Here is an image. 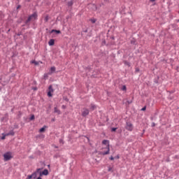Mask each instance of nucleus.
I'll list each match as a JSON object with an SVG mask.
<instances>
[{
    "label": "nucleus",
    "instance_id": "1",
    "mask_svg": "<svg viewBox=\"0 0 179 179\" xmlns=\"http://www.w3.org/2000/svg\"><path fill=\"white\" fill-rule=\"evenodd\" d=\"M37 14L36 13H34V14L31 15L27 20L25 22L26 24H27V23H29V22H31V20H36V19H37Z\"/></svg>",
    "mask_w": 179,
    "mask_h": 179
},
{
    "label": "nucleus",
    "instance_id": "2",
    "mask_svg": "<svg viewBox=\"0 0 179 179\" xmlns=\"http://www.w3.org/2000/svg\"><path fill=\"white\" fill-rule=\"evenodd\" d=\"M127 131H134V125L132 124V123H131L130 122H126V127H125Z\"/></svg>",
    "mask_w": 179,
    "mask_h": 179
},
{
    "label": "nucleus",
    "instance_id": "3",
    "mask_svg": "<svg viewBox=\"0 0 179 179\" xmlns=\"http://www.w3.org/2000/svg\"><path fill=\"white\" fill-rule=\"evenodd\" d=\"M3 157H4L5 162H8V160H10V159H12V152H6L3 155Z\"/></svg>",
    "mask_w": 179,
    "mask_h": 179
},
{
    "label": "nucleus",
    "instance_id": "4",
    "mask_svg": "<svg viewBox=\"0 0 179 179\" xmlns=\"http://www.w3.org/2000/svg\"><path fill=\"white\" fill-rule=\"evenodd\" d=\"M37 173H38L40 177H41L42 176H48V169H45L43 171L41 172V169H38Z\"/></svg>",
    "mask_w": 179,
    "mask_h": 179
},
{
    "label": "nucleus",
    "instance_id": "5",
    "mask_svg": "<svg viewBox=\"0 0 179 179\" xmlns=\"http://www.w3.org/2000/svg\"><path fill=\"white\" fill-rule=\"evenodd\" d=\"M52 93H54V89H52V85H50L48 92V97H52Z\"/></svg>",
    "mask_w": 179,
    "mask_h": 179
},
{
    "label": "nucleus",
    "instance_id": "6",
    "mask_svg": "<svg viewBox=\"0 0 179 179\" xmlns=\"http://www.w3.org/2000/svg\"><path fill=\"white\" fill-rule=\"evenodd\" d=\"M82 115L83 117H86L87 115H89V109L84 108L82 111Z\"/></svg>",
    "mask_w": 179,
    "mask_h": 179
},
{
    "label": "nucleus",
    "instance_id": "7",
    "mask_svg": "<svg viewBox=\"0 0 179 179\" xmlns=\"http://www.w3.org/2000/svg\"><path fill=\"white\" fill-rule=\"evenodd\" d=\"M55 66H52L51 68H50V71H49V73H48V75H52V73H54V72H55Z\"/></svg>",
    "mask_w": 179,
    "mask_h": 179
},
{
    "label": "nucleus",
    "instance_id": "8",
    "mask_svg": "<svg viewBox=\"0 0 179 179\" xmlns=\"http://www.w3.org/2000/svg\"><path fill=\"white\" fill-rule=\"evenodd\" d=\"M90 8H91L92 10H97V6H96V4H90Z\"/></svg>",
    "mask_w": 179,
    "mask_h": 179
},
{
    "label": "nucleus",
    "instance_id": "9",
    "mask_svg": "<svg viewBox=\"0 0 179 179\" xmlns=\"http://www.w3.org/2000/svg\"><path fill=\"white\" fill-rule=\"evenodd\" d=\"M109 153H110V145H108V146H107V151L103 152V155H109Z\"/></svg>",
    "mask_w": 179,
    "mask_h": 179
},
{
    "label": "nucleus",
    "instance_id": "10",
    "mask_svg": "<svg viewBox=\"0 0 179 179\" xmlns=\"http://www.w3.org/2000/svg\"><path fill=\"white\" fill-rule=\"evenodd\" d=\"M37 174H38V172H37V169H36V171L33 173L31 176L32 178H37Z\"/></svg>",
    "mask_w": 179,
    "mask_h": 179
},
{
    "label": "nucleus",
    "instance_id": "11",
    "mask_svg": "<svg viewBox=\"0 0 179 179\" xmlns=\"http://www.w3.org/2000/svg\"><path fill=\"white\" fill-rule=\"evenodd\" d=\"M55 41L54 39H50L48 42V45L50 46L54 45Z\"/></svg>",
    "mask_w": 179,
    "mask_h": 179
},
{
    "label": "nucleus",
    "instance_id": "12",
    "mask_svg": "<svg viewBox=\"0 0 179 179\" xmlns=\"http://www.w3.org/2000/svg\"><path fill=\"white\" fill-rule=\"evenodd\" d=\"M96 105H94V104H91V106H90V110H91V111H93L94 110H96Z\"/></svg>",
    "mask_w": 179,
    "mask_h": 179
},
{
    "label": "nucleus",
    "instance_id": "13",
    "mask_svg": "<svg viewBox=\"0 0 179 179\" xmlns=\"http://www.w3.org/2000/svg\"><path fill=\"white\" fill-rule=\"evenodd\" d=\"M45 128H47L46 126H44L43 127L39 129V132H44L45 131Z\"/></svg>",
    "mask_w": 179,
    "mask_h": 179
},
{
    "label": "nucleus",
    "instance_id": "14",
    "mask_svg": "<svg viewBox=\"0 0 179 179\" xmlns=\"http://www.w3.org/2000/svg\"><path fill=\"white\" fill-rule=\"evenodd\" d=\"M55 113L57 114H61V111H59V110H58L57 108H55Z\"/></svg>",
    "mask_w": 179,
    "mask_h": 179
},
{
    "label": "nucleus",
    "instance_id": "15",
    "mask_svg": "<svg viewBox=\"0 0 179 179\" xmlns=\"http://www.w3.org/2000/svg\"><path fill=\"white\" fill-rule=\"evenodd\" d=\"M54 32L57 33V34H59V33H61V31L55 30V29L52 30V33H54Z\"/></svg>",
    "mask_w": 179,
    "mask_h": 179
},
{
    "label": "nucleus",
    "instance_id": "16",
    "mask_svg": "<svg viewBox=\"0 0 179 179\" xmlns=\"http://www.w3.org/2000/svg\"><path fill=\"white\" fill-rule=\"evenodd\" d=\"M48 20H50V17H48V15H47L45 18H44V21L45 22H48Z\"/></svg>",
    "mask_w": 179,
    "mask_h": 179
},
{
    "label": "nucleus",
    "instance_id": "17",
    "mask_svg": "<svg viewBox=\"0 0 179 179\" xmlns=\"http://www.w3.org/2000/svg\"><path fill=\"white\" fill-rule=\"evenodd\" d=\"M102 143H103V145H107V143H108V141H107V140H103V141H102Z\"/></svg>",
    "mask_w": 179,
    "mask_h": 179
},
{
    "label": "nucleus",
    "instance_id": "18",
    "mask_svg": "<svg viewBox=\"0 0 179 179\" xmlns=\"http://www.w3.org/2000/svg\"><path fill=\"white\" fill-rule=\"evenodd\" d=\"M72 5H73V2H72V1L68 2V6H72Z\"/></svg>",
    "mask_w": 179,
    "mask_h": 179
},
{
    "label": "nucleus",
    "instance_id": "19",
    "mask_svg": "<svg viewBox=\"0 0 179 179\" xmlns=\"http://www.w3.org/2000/svg\"><path fill=\"white\" fill-rule=\"evenodd\" d=\"M8 135H11L12 136H13V135H15V132L13 131H10Z\"/></svg>",
    "mask_w": 179,
    "mask_h": 179
},
{
    "label": "nucleus",
    "instance_id": "20",
    "mask_svg": "<svg viewBox=\"0 0 179 179\" xmlns=\"http://www.w3.org/2000/svg\"><path fill=\"white\" fill-rule=\"evenodd\" d=\"M3 136H1V139L2 141H3L5 139V138H6V135H5L4 133L2 134Z\"/></svg>",
    "mask_w": 179,
    "mask_h": 179
},
{
    "label": "nucleus",
    "instance_id": "21",
    "mask_svg": "<svg viewBox=\"0 0 179 179\" xmlns=\"http://www.w3.org/2000/svg\"><path fill=\"white\" fill-rule=\"evenodd\" d=\"M122 90H123V91L127 90V87H126L125 85H123V86L122 87Z\"/></svg>",
    "mask_w": 179,
    "mask_h": 179
},
{
    "label": "nucleus",
    "instance_id": "22",
    "mask_svg": "<svg viewBox=\"0 0 179 179\" xmlns=\"http://www.w3.org/2000/svg\"><path fill=\"white\" fill-rule=\"evenodd\" d=\"M31 64H35V65H38V63L37 62L34 61V60H33L31 62Z\"/></svg>",
    "mask_w": 179,
    "mask_h": 179
},
{
    "label": "nucleus",
    "instance_id": "23",
    "mask_svg": "<svg viewBox=\"0 0 179 179\" xmlns=\"http://www.w3.org/2000/svg\"><path fill=\"white\" fill-rule=\"evenodd\" d=\"M33 120H34V115H32L30 117L31 121H33Z\"/></svg>",
    "mask_w": 179,
    "mask_h": 179
},
{
    "label": "nucleus",
    "instance_id": "24",
    "mask_svg": "<svg viewBox=\"0 0 179 179\" xmlns=\"http://www.w3.org/2000/svg\"><path fill=\"white\" fill-rule=\"evenodd\" d=\"M91 22H92V23H96V20L95 19H92V20H91Z\"/></svg>",
    "mask_w": 179,
    "mask_h": 179
},
{
    "label": "nucleus",
    "instance_id": "25",
    "mask_svg": "<svg viewBox=\"0 0 179 179\" xmlns=\"http://www.w3.org/2000/svg\"><path fill=\"white\" fill-rule=\"evenodd\" d=\"M115 131H117V128H112V132H115Z\"/></svg>",
    "mask_w": 179,
    "mask_h": 179
},
{
    "label": "nucleus",
    "instance_id": "26",
    "mask_svg": "<svg viewBox=\"0 0 179 179\" xmlns=\"http://www.w3.org/2000/svg\"><path fill=\"white\" fill-rule=\"evenodd\" d=\"M59 143H62V145H64V140L60 139V140H59Z\"/></svg>",
    "mask_w": 179,
    "mask_h": 179
},
{
    "label": "nucleus",
    "instance_id": "27",
    "mask_svg": "<svg viewBox=\"0 0 179 179\" xmlns=\"http://www.w3.org/2000/svg\"><path fill=\"white\" fill-rule=\"evenodd\" d=\"M146 110V106L143 107L142 109H141V111H145Z\"/></svg>",
    "mask_w": 179,
    "mask_h": 179
},
{
    "label": "nucleus",
    "instance_id": "28",
    "mask_svg": "<svg viewBox=\"0 0 179 179\" xmlns=\"http://www.w3.org/2000/svg\"><path fill=\"white\" fill-rule=\"evenodd\" d=\"M4 135H6V136H10V134H9V133H8V134H4Z\"/></svg>",
    "mask_w": 179,
    "mask_h": 179
},
{
    "label": "nucleus",
    "instance_id": "29",
    "mask_svg": "<svg viewBox=\"0 0 179 179\" xmlns=\"http://www.w3.org/2000/svg\"><path fill=\"white\" fill-rule=\"evenodd\" d=\"M108 171H113V168H109Z\"/></svg>",
    "mask_w": 179,
    "mask_h": 179
},
{
    "label": "nucleus",
    "instance_id": "30",
    "mask_svg": "<svg viewBox=\"0 0 179 179\" xmlns=\"http://www.w3.org/2000/svg\"><path fill=\"white\" fill-rule=\"evenodd\" d=\"M110 159L111 160H114V157H110Z\"/></svg>",
    "mask_w": 179,
    "mask_h": 179
},
{
    "label": "nucleus",
    "instance_id": "31",
    "mask_svg": "<svg viewBox=\"0 0 179 179\" xmlns=\"http://www.w3.org/2000/svg\"><path fill=\"white\" fill-rule=\"evenodd\" d=\"M156 0H150V2H155Z\"/></svg>",
    "mask_w": 179,
    "mask_h": 179
},
{
    "label": "nucleus",
    "instance_id": "32",
    "mask_svg": "<svg viewBox=\"0 0 179 179\" xmlns=\"http://www.w3.org/2000/svg\"><path fill=\"white\" fill-rule=\"evenodd\" d=\"M105 2H108L110 0H104Z\"/></svg>",
    "mask_w": 179,
    "mask_h": 179
},
{
    "label": "nucleus",
    "instance_id": "33",
    "mask_svg": "<svg viewBox=\"0 0 179 179\" xmlns=\"http://www.w3.org/2000/svg\"><path fill=\"white\" fill-rule=\"evenodd\" d=\"M62 2H66V0H62Z\"/></svg>",
    "mask_w": 179,
    "mask_h": 179
},
{
    "label": "nucleus",
    "instance_id": "34",
    "mask_svg": "<svg viewBox=\"0 0 179 179\" xmlns=\"http://www.w3.org/2000/svg\"><path fill=\"white\" fill-rule=\"evenodd\" d=\"M37 179H41V177H38V178H37Z\"/></svg>",
    "mask_w": 179,
    "mask_h": 179
},
{
    "label": "nucleus",
    "instance_id": "35",
    "mask_svg": "<svg viewBox=\"0 0 179 179\" xmlns=\"http://www.w3.org/2000/svg\"><path fill=\"white\" fill-rule=\"evenodd\" d=\"M62 107H63V108H64V106H62Z\"/></svg>",
    "mask_w": 179,
    "mask_h": 179
}]
</instances>
